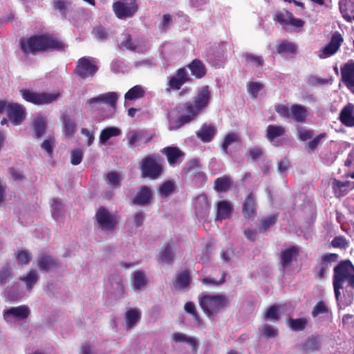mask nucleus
<instances>
[{"instance_id": "b1692460", "label": "nucleus", "mask_w": 354, "mask_h": 354, "mask_svg": "<svg viewBox=\"0 0 354 354\" xmlns=\"http://www.w3.org/2000/svg\"><path fill=\"white\" fill-rule=\"evenodd\" d=\"M342 81L348 88L354 87V61H349L340 68Z\"/></svg>"}, {"instance_id": "052dcab7", "label": "nucleus", "mask_w": 354, "mask_h": 354, "mask_svg": "<svg viewBox=\"0 0 354 354\" xmlns=\"http://www.w3.org/2000/svg\"><path fill=\"white\" fill-rule=\"evenodd\" d=\"M328 308L323 301H318L313 307L312 310V316L313 317H317L320 314L327 313Z\"/></svg>"}, {"instance_id": "49530a36", "label": "nucleus", "mask_w": 354, "mask_h": 354, "mask_svg": "<svg viewBox=\"0 0 354 354\" xmlns=\"http://www.w3.org/2000/svg\"><path fill=\"white\" fill-rule=\"evenodd\" d=\"M184 310L185 313L193 317L198 325L201 324V317L196 309V305L193 301H187L184 305Z\"/></svg>"}, {"instance_id": "338daca9", "label": "nucleus", "mask_w": 354, "mask_h": 354, "mask_svg": "<svg viewBox=\"0 0 354 354\" xmlns=\"http://www.w3.org/2000/svg\"><path fill=\"white\" fill-rule=\"evenodd\" d=\"M12 271L8 263L3 266L0 270V285L5 284L8 279L12 275Z\"/></svg>"}, {"instance_id": "f3484780", "label": "nucleus", "mask_w": 354, "mask_h": 354, "mask_svg": "<svg viewBox=\"0 0 354 354\" xmlns=\"http://www.w3.org/2000/svg\"><path fill=\"white\" fill-rule=\"evenodd\" d=\"M331 188L334 196L337 198H340L347 195L354 189V182L349 180L342 182L337 178H332Z\"/></svg>"}, {"instance_id": "2eb2a0df", "label": "nucleus", "mask_w": 354, "mask_h": 354, "mask_svg": "<svg viewBox=\"0 0 354 354\" xmlns=\"http://www.w3.org/2000/svg\"><path fill=\"white\" fill-rule=\"evenodd\" d=\"M273 20L282 26H290L295 28H301L304 25V21L298 18H295L292 12L287 10L277 11L273 15Z\"/></svg>"}, {"instance_id": "7ed1b4c3", "label": "nucleus", "mask_w": 354, "mask_h": 354, "mask_svg": "<svg viewBox=\"0 0 354 354\" xmlns=\"http://www.w3.org/2000/svg\"><path fill=\"white\" fill-rule=\"evenodd\" d=\"M333 267L332 277L335 299L339 301L345 290L347 293L354 291V265L350 259L337 261Z\"/></svg>"}, {"instance_id": "37998d69", "label": "nucleus", "mask_w": 354, "mask_h": 354, "mask_svg": "<svg viewBox=\"0 0 354 354\" xmlns=\"http://www.w3.org/2000/svg\"><path fill=\"white\" fill-rule=\"evenodd\" d=\"M308 324V320L306 317L290 318L288 320V326L293 331H302Z\"/></svg>"}, {"instance_id": "423d86ee", "label": "nucleus", "mask_w": 354, "mask_h": 354, "mask_svg": "<svg viewBox=\"0 0 354 354\" xmlns=\"http://www.w3.org/2000/svg\"><path fill=\"white\" fill-rule=\"evenodd\" d=\"M339 255L337 253L326 252L320 254L316 259V263L313 268V273L317 281L324 280L333 263L337 262Z\"/></svg>"}, {"instance_id": "a211bd4d", "label": "nucleus", "mask_w": 354, "mask_h": 354, "mask_svg": "<svg viewBox=\"0 0 354 354\" xmlns=\"http://www.w3.org/2000/svg\"><path fill=\"white\" fill-rule=\"evenodd\" d=\"M196 215L198 218L205 217L210 209L211 204L206 194H203L196 196L193 203Z\"/></svg>"}, {"instance_id": "5701e85b", "label": "nucleus", "mask_w": 354, "mask_h": 354, "mask_svg": "<svg viewBox=\"0 0 354 354\" xmlns=\"http://www.w3.org/2000/svg\"><path fill=\"white\" fill-rule=\"evenodd\" d=\"M339 120L342 124L347 127H354V104L348 103L339 114Z\"/></svg>"}, {"instance_id": "6e6552de", "label": "nucleus", "mask_w": 354, "mask_h": 354, "mask_svg": "<svg viewBox=\"0 0 354 354\" xmlns=\"http://www.w3.org/2000/svg\"><path fill=\"white\" fill-rule=\"evenodd\" d=\"M95 218L98 227L105 232H113L118 223V216L111 214L103 206L97 209Z\"/></svg>"}, {"instance_id": "2f4dec72", "label": "nucleus", "mask_w": 354, "mask_h": 354, "mask_svg": "<svg viewBox=\"0 0 354 354\" xmlns=\"http://www.w3.org/2000/svg\"><path fill=\"white\" fill-rule=\"evenodd\" d=\"M172 339L177 342H185L189 344L193 352L196 351V348L198 347V340L194 337H190L187 335L185 333H180V332H176L174 333L171 337Z\"/></svg>"}, {"instance_id": "f03ea898", "label": "nucleus", "mask_w": 354, "mask_h": 354, "mask_svg": "<svg viewBox=\"0 0 354 354\" xmlns=\"http://www.w3.org/2000/svg\"><path fill=\"white\" fill-rule=\"evenodd\" d=\"M21 51L26 54L35 55L38 53L63 51L67 47L65 42L51 33L33 35L27 39L21 38L19 40Z\"/></svg>"}, {"instance_id": "9d476101", "label": "nucleus", "mask_w": 354, "mask_h": 354, "mask_svg": "<svg viewBox=\"0 0 354 354\" xmlns=\"http://www.w3.org/2000/svg\"><path fill=\"white\" fill-rule=\"evenodd\" d=\"M20 92L24 100L37 105L52 103L60 96L59 92L52 93L45 92L37 93L28 89H22Z\"/></svg>"}, {"instance_id": "e2e57ef3", "label": "nucleus", "mask_w": 354, "mask_h": 354, "mask_svg": "<svg viewBox=\"0 0 354 354\" xmlns=\"http://www.w3.org/2000/svg\"><path fill=\"white\" fill-rule=\"evenodd\" d=\"M265 317L270 320H278L279 319V306L273 305L270 306L265 314Z\"/></svg>"}, {"instance_id": "7c9ffc66", "label": "nucleus", "mask_w": 354, "mask_h": 354, "mask_svg": "<svg viewBox=\"0 0 354 354\" xmlns=\"http://www.w3.org/2000/svg\"><path fill=\"white\" fill-rule=\"evenodd\" d=\"M162 153L166 156L169 164L172 166L175 165L179 158L184 155L183 151L176 147H165L162 150Z\"/></svg>"}, {"instance_id": "4468645a", "label": "nucleus", "mask_w": 354, "mask_h": 354, "mask_svg": "<svg viewBox=\"0 0 354 354\" xmlns=\"http://www.w3.org/2000/svg\"><path fill=\"white\" fill-rule=\"evenodd\" d=\"M344 41L342 35L338 31L333 32L330 41L320 50L319 57L324 59L335 55Z\"/></svg>"}, {"instance_id": "ea45409f", "label": "nucleus", "mask_w": 354, "mask_h": 354, "mask_svg": "<svg viewBox=\"0 0 354 354\" xmlns=\"http://www.w3.org/2000/svg\"><path fill=\"white\" fill-rule=\"evenodd\" d=\"M122 133L121 130L115 127L104 129L100 135L99 141L101 144H105L111 138L118 136Z\"/></svg>"}, {"instance_id": "6e6d98bb", "label": "nucleus", "mask_w": 354, "mask_h": 354, "mask_svg": "<svg viewBox=\"0 0 354 354\" xmlns=\"http://www.w3.org/2000/svg\"><path fill=\"white\" fill-rule=\"evenodd\" d=\"M348 245V241L344 236H337L330 242V246L334 248L346 249Z\"/></svg>"}, {"instance_id": "774afa93", "label": "nucleus", "mask_w": 354, "mask_h": 354, "mask_svg": "<svg viewBox=\"0 0 354 354\" xmlns=\"http://www.w3.org/2000/svg\"><path fill=\"white\" fill-rule=\"evenodd\" d=\"M84 153L80 149H75L71 151V162L73 165H79L83 158Z\"/></svg>"}, {"instance_id": "13d9d810", "label": "nucleus", "mask_w": 354, "mask_h": 354, "mask_svg": "<svg viewBox=\"0 0 354 354\" xmlns=\"http://www.w3.org/2000/svg\"><path fill=\"white\" fill-rule=\"evenodd\" d=\"M120 177L118 172L111 171L106 174V183L112 187H118L120 186Z\"/></svg>"}, {"instance_id": "c03bdc74", "label": "nucleus", "mask_w": 354, "mask_h": 354, "mask_svg": "<svg viewBox=\"0 0 354 354\" xmlns=\"http://www.w3.org/2000/svg\"><path fill=\"white\" fill-rule=\"evenodd\" d=\"M39 279V275L35 270H30L26 277L19 278V280L24 282L27 290H30Z\"/></svg>"}, {"instance_id": "a878e982", "label": "nucleus", "mask_w": 354, "mask_h": 354, "mask_svg": "<svg viewBox=\"0 0 354 354\" xmlns=\"http://www.w3.org/2000/svg\"><path fill=\"white\" fill-rule=\"evenodd\" d=\"M217 132L216 128L212 124L204 123L200 129L196 131V137L203 142H209L214 138Z\"/></svg>"}, {"instance_id": "c85d7f7f", "label": "nucleus", "mask_w": 354, "mask_h": 354, "mask_svg": "<svg viewBox=\"0 0 354 354\" xmlns=\"http://www.w3.org/2000/svg\"><path fill=\"white\" fill-rule=\"evenodd\" d=\"M176 257V254L173 249V245L167 243L160 250L158 257V262L165 263L167 264H172L174 258Z\"/></svg>"}, {"instance_id": "f8f14e48", "label": "nucleus", "mask_w": 354, "mask_h": 354, "mask_svg": "<svg viewBox=\"0 0 354 354\" xmlns=\"http://www.w3.org/2000/svg\"><path fill=\"white\" fill-rule=\"evenodd\" d=\"M98 68L91 57H83L77 60L74 73L81 79H86L93 77Z\"/></svg>"}, {"instance_id": "ddd939ff", "label": "nucleus", "mask_w": 354, "mask_h": 354, "mask_svg": "<svg viewBox=\"0 0 354 354\" xmlns=\"http://www.w3.org/2000/svg\"><path fill=\"white\" fill-rule=\"evenodd\" d=\"M192 79L189 76L186 68L183 67L178 68L174 75L171 76L167 82V90L178 91L180 90L183 84L187 82H191Z\"/></svg>"}, {"instance_id": "de8ad7c7", "label": "nucleus", "mask_w": 354, "mask_h": 354, "mask_svg": "<svg viewBox=\"0 0 354 354\" xmlns=\"http://www.w3.org/2000/svg\"><path fill=\"white\" fill-rule=\"evenodd\" d=\"M64 127L63 131L66 137L71 138L75 133V122L68 116H63Z\"/></svg>"}, {"instance_id": "f257e3e1", "label": "nucleus", "mask_w": 354, "mask_h": 354, "mask_svg": "<svg viewBox=\"0 0 354 354\" xmlns=\"http://www.w3.org/2000/svg\"><path fill=\"white\" fill-rule=\"evenodd\" d=\"M211 97L209 86L205 85L198 91L196 95L192 98V100L178 104L175 109L178 117L174 122L173 129H180L196 120L208 106Z\"/></svg>"}, {"instance_id": "aec40b11", "label": "nucleus", "mask_w": 354, "mask_h": 354, "mask_svg": "<svg viewBox=\"0 0 354 354\" xmlns=\"http://www.w3.org/2000/svg\"><path fill=\"white\" fill-rule=\"evenodd\" d=\"M242 212L245 218L250 221L254 220L257 216V210L253 193H250L245 196L243 203Z\"/></svg>"}, {"instance_id": "8fccbe9b", "label": "nucleus", "mask_w": 354, "mask_h": 354, "mask_svg": "<svg viewBox=\"0 0 354 354\" xmlns=\"http://www.w3.org/2000/svg\"><path fill=\"white\" fill-rule=\"evenodd\" d=\"M239 140V136L237 133H230L227 134L221 145V149L225 153H228L229 146L234 142H237Z\"/></svg>"}, {"instance_id": "58836bf2", "label": "nucleus", "mask_w": 354, "mask_h": 354, "mask_svg": "<svg viewBox=\"0 0 354 354\" xmlns=\"http://www.w3.org/2000/svg\"><path fill=\"white\" fill-rule=\"evenodd\" d=\"M46 126L47 122L45 118L42 117L35 118L32 122L34 137L35 138H41L46 131Z\"/></svg>"}, {"instance_id": "5fc2aeb1", "label": "nucleus", "mask_w": 354, "mask_h": 354, "mask_svg": "<svg viewBox=\"0 0 354 354\" xmlns=\"http://www.w3.org/2000/svg\"><path fill=\"white\" fill-rule=\"evenodd\" d=\"M93 33L99 41H105L109 37L110 31L101 25L96 26L93 28Z\"/></svg>"}, {"instance_id": "680f3d73", "label": "nucleus", "mask_w": 354, "mask_h": 354, "mask_svg": "<svg viewBox=\"0 0 354 354\" xmlns=\"http://www.w3.org/2000/svg\"><path fill=\"white\" fill-rule=\"evenodd\" d=\"M263 154V150L259 147L250 148L247 152V157L252 161L259 159Z\"/></svg>"}, {"instance_id": "4c0bfd02", "label": "nucleus", "mask_w": 354, "mask_h": 354, "mask_svg": "<svg viewBox=\"0 0 354 354\" xmlns=\"http://www.w3.org/2000/svg\"><path fill=\"white\" fill-rule=\"evenodd\" d=\"M123 39L118 44L120 50H127L130 51H136L138 49V44L133 39L132 36L129 33H123Z\"/></svg>"}, {"instance_id": "473e14b6", "label": "nucleus", "mask_w": 354, "mask_h": 354, "mask_svg": "<svg viewBox=\"0 0 354 354\" xmlns=\"http://www.w3.org/2000/svg\"><path fill=\"white\" fill-rule=\"evenodd\" d=\"M187 67L190 70L192 75L196 79H201L206 74V68L199 59H194Z\"/></svg>"}, {"instance_id": "4be33fe9", "label": "nucleus", "mask_w": 354, "mask_h": 354, "mask_svg": "<svg viewBox=\"0 0 354 354\" xmlns=\"http://www.w3.org/2000/svg\"><path fill=\"white\" fill-rule=\"evenodd\" d=\"M152 199V191L150 187L142 185L140 187L136 195L132 199L135 205L145 206L149 205Z\"/></svg>"}, {"instance_id": "412c9836", "label": "nucleus", "mask_w": 354, "mask_h": 354, "mask_svg": "<svg viewBox=\"0 0 354 354\" xmlns=\"http://www.w3.org/2000/svg\"><path fill=\"white\" fill-rule=\"evenodd\" d=\"M37 263L39 270L45 272L57 268L60 266V261L58 259L48 254L39 255L37 257Z\"/></svg>"}, {"instance_id": "bb28decb", "label": "nucleus", "mask_w": 354, "mask_h": 354, "mask_svg": "<svg viewBox=\"0 0 354 354\" xmlns=\"http://www.w3.org/2000/svg\"><path fill=\"white\" fill-rule=\"evenodd\" d=\"M192 281V277L188 270H185L177 273L174 281V286L177 290H183L187 288Z\"/></svg>"}, {"instance_id": "9b49d317", "label": "nucleus", "mask_w": 354, "mask_h": 354, "mask_svg": "<svg viewBox=\"0 0 354 354\" xmlns=\"http://www.w3.org/2000/svg\"><path fill=\"white\" fill-rule=\"evenodd\" d=\"M138 10L136 0H119L113 3V10L120 19L132 17Z\"/></svg>"}, {"instance_id": "0eeeda50", "label": "nucleus", "mask_w": 354, "mask_h": 354, "mask_svg": "<svg viewBox=\"0 0 354 354\" xmlns=\"http://www.w3.org/2000/svg\"><path fill=\"white\" fill-rule=\"evenodd\" d=\"M274 110L281 117L292 118L299 123L305 122L308 115L306 107L297 104H292L290 108L287 105L278 104L275 105Z\"/></svg>"}, {"instance_id": "09e8293b", "label": "nucleus", "mask_w": 354, "mask_h": 354, "mask_svg": "<svg viewBox=\"0 0 354 354\" xmlns=\"http://www.w3.org/2000/svg\"><path fill=\"white\" fill-rule=\"evenodd\" d=\"M17 261L19 265H28L32 260V254L26 250H19L15 254Z\"/></svg>"}, {"instance_id": "c756f323", "label": "nucleus", "mask_w": 354, "mask_h": 354, "mask_svg": "<svg viewBox=\"0 0 354 354\" xmlns=\"http://www.w3.org/2000/svg\"><path fill=\"white\" fill-rule=\"evenodd\" d=\"M232 180L228 176H223L217 178L214 181V189L217 193H224L227 192L232 186Z\"/></svg>"}, {"instance_id": "72a5a7b5", "label": "nucleus", "mask_w": 354, "mask_h": 354, "mask_svg": "<svg viewBox=\"0 0 354 354\" xmlns=\"http://www.w3.org/2000/svg\"><path fill=\"white\" fill-rule=\"evenodd\" d=\"M286 133V129L281 125L270 124L267 127L266 137L268 141L272 142L277 138L281 137Z\"/></svg>"}, {"instance_id": "0e129e2a", "label": "nucleus", "mask_w": 354, "mask_h": 354, "mask_svg": "<svg viewBox=\"0 0 354 354\" xmlns=\"http://www.w3.org/2000/svg\"><path fill=\"white\" fill-rule=\"evenodd\" d=\"M71 7V3L68 1L58 0L54 2V8L59 11L63 16H66V11Z\"/></svg>"}, {"instance_id": "603ef678", "label": "nucleus", "mask_w": 354, "mask_h": 354, "mask_svg": "<svg viewBox=\"0 0 354 354\" xmlns=\"http://www.w3.org/2000/svg\"><path fill=\"white\" fill-rule=\"evenodd\" d=\"M221 277L220 279H218V280H216V279H214L212 277H206L201 279V282L203 283V284L206 285V286H216L221 285V284L224 283L226 281L225 280L226 274L225 272L221 271Z\"/></svg>"}, {"instance_id": "3c124183", "label": "nucleus", "mask_w": 354, "mask_h": 354, "mask_svg": "<svg viewBox=\"0 0 354 354\" xmlns=\"http://www.w3.org/2000/svg\"><path fill=\"white\" fill-rule=\"evenodd\" d=\"M242 57L246 64L253 63L257 66H261L264 64V59L261 56L255 55L249 53H244Z\"/></svg>"}, {"instance_id": "4d7b16f0", "label": "nucleus", "mask_w": 354, "mask_h": 354, "mask_svg": "<svg viewBox=\"0 0 354 354\" xmlns=\"http://www.w3.org/2000/svg\"><path fill=\"white\" fill-rule=\"evenodd\" d=\"M263 88V85L259 82H251L247 84L248 92L252 98H256Z\"/></svg>"}, {"instance_id": "e433bc0d", "label": "nucleus", "mask_w": 354, "mask_h": 354, "mask_svg": "<svg viewBox=\"0 0 354 354\" xmlns=\"http://www.w3.org/2000/svg\"><path fill=\"white\" fill-rule=\"evenodd\" d=\"M141 313L139 310L136 308H130L125 313V321L127 328H132L136 323L140 319Z\"/></svg>"}, {"instance_id": "cd10ccee", "label": "nucleus", "mask_w": 354, "mask_h": 354, "mask_svg": "<svg viewBox=\"0 0 354 354\" xmlns=\"http://www.w3.org/2000/svg\"><path fill=\"white\" fill-rule=\"evenodd\" d=\"M29 314L30 310L28 307L23 305L6 310L3 315L6 318L12 316L18 319H25L28 317Z\"/></svg>"}, {"instance_id": "393cba45", "label": "nucleus", "mask_w": 354, "mask_h": 354, "mask_svg": "<svg viewBox=\"0 0 354 354\" xmlns=\"http://www.w3.org/2000/svg\"><path fill=\"white\" fill-rule=\"evenodd\" d=\"M234 207L228 201H218L216 204V219L223 221L230 218Z\"/></svg>"}, {"instance_id": "a18cd8bd", "label": "nucleus", "mask_w": 354, "mask_h": 354, "mask_svg": "<svg viewBox=\"0 0 354 354\" xmlns=\"http://www.w3.org/2000/svg\"><path fill=\"white\" fill-rule=\"evenodd\" d=\"M145 91L142 86L136 85L131 88L124 95L126 100H133L144 97Z\"/></svg>"}, {"instance_id": "a19ab883", "label": "nucleus", "mask_w": 354, "mask_h": 354, "mask_svg": "<svg viewBox=\"0 0 354 354\" xmlns=\"http://www.w3.org/2000/svg\"><path fill=\"white\" fill-rule=\"evenodd\" d=\"M297 46L287 40H282L276 46V54L290 53L295 54Z\"/></svg>"}, {"instance_id": "39448f33", "label": "nucleus", "mask_w": 354, "mask_h": 354, "mask_svg": "<svg viewBox=\"0 0 354 354\" xmlns=\"http://www.w3.org/2000/svg\"><path fill=\"white\" fill-rule=\"evenodd\" d=\"M139 165L142 177L149 178L151 180L158 178L163 171L161 158L156 153L149 154L143 158Z\"/></svg>"}, {"instance_id": "1a4fd4ad", "label": "nucleus", "mask_w": 354, "mask_h": 354, "mask_svg": "<svg viewBox=\"0 0 354 354\" xmlns=\"http://www.w3.org/2000/svg\"><path fill=\"white\" fill-rule=\"evenodd\" d=\"M6 111L8 118L14 125L20 124L26 118L24 106L18 103H10L0 100V114Z\"/></svg>"}, {"instance_id": "864d4df0", "label": "nucleus", "mask_w": 354, "mask_h": 354, "mask_svg": "<svg viewBox=\"0 0 354 354\" xmlns=\"http://www.w3.org/2000/svg\"><path fill=\"white\" fill-rule=\"evenodd\" d=\"M41 148L46 151L48 156L51 157L53 153V149L55 147V138L53 136H50L44 140L41 145Z\"/></svg>"}, {"instance_id": "20e7f679", "label": "nucleus", "mask_w": 354, "mask_h": 354, "mask_svg": "<svg viewBox=\"0 0 354 354\" xmlns=\"http://www.w3.org/2000/svg\"><path fill=\"white\" fill-rule=\"evenodd\" d=\"M198 304L205 315L210 318L225 308L228 300L223 295L202 293L198 296Z\"/></svg>"}, {"instance_id": "f704fd0d", "label": "nucleus", "mask_w": 354, "mask_h": 354, "mask_svg": "<svg viewBox=\"0 0 354 354\" xmlns=\"http://www.w3.org/2000/svg\"><path fill=\"white\" fill-rule=\"evenodd\" d=\"M319 348V335L313 334L303 343L301 349L305 353H313Z\"/></svg>"}, {"instance_id": "bf43d9fd", "label": "nucleus", "mask_w": 354, "mask_h": 354, "mask_svg": "<svg viewBox=\"0 0 354 354\" xmlns=\"http://www.w3.org/2000/svg\"><path fill=\"white\" fill-rule=\"evenodd\" d=\"M174 184L170 180H167L160 186L159 192L162 197H167L174 192Z\"/></svg>"}, {"instance_id": "c9c22d12", "label": "nucleus", "mask_w": 354, "mask_h": 354, "mask_svg": "<svg viewBox=\"0 0 354 354\" xmlns=\"http://www.w3.org/2000/svg\"><path fill=\"white\" fill-rule=\"evenodd\" d=\"M278 214H272L263 217L258 224V230L260 233H264L271 227L274 226L278 221Z\"/></svg>"}, {"instance_id": "6ab92c4d", "label": "nucleus", "mask_w": 354, "mask_h": 354, "mask_svg": "<svg viewBox=\"0 0 354 354\" xmlns=\"http://www.w3.org/2000/svg\"><path fill=\"white\" fill-rule=\"evenodd\" d=\"M299 250L296 245H290L280 252L281 263L283 268L290 266L293 260L299 256Z\"/></svg>"}, {"instance_id": "dca6fc26", "label": "nucleus", "mask_w": 354, "mask_h": 354, "mask_svg": "<svg viewBox=\"0 0 354 354\" xmlns=\"http://www.w3.org/2000/svg\"><path fill=\"white\" fill-rule=\"evenodd\" d=\"M118 99V95L116 92H108L100 94L97 97L90 98L87 100L88 104H105L109 106L113 111L115 110Z\"/></svg>"}, {"instance_id": "69168bd1", "label": "nucleus", "mask_w": 354, "mask_h": 354, "mask_svg": "<svg viewBox=\"0 0 354 354\" xmlns=\"http://www.w3.org/2000/svg\"><path fill=\"white\" fill-rule=\"evenodd\" d=\"M326 137V133H322L315 137L311 141H310L306 146V149L308 151H312L317 148L319 145L321 140Z\"/></svg>"}, {"instance_id": "79ce46f5", "label": "nucleus", "mask_w": 354, "mask_h": 354, "mask_svg": "<svg viewBox=\"0 0 354 354\" xmlns=\"http://www.w3.org/2000/svg\"><path fill=\"white\" fill-rule=\"evenodd\" d=\"M147 283L145 273L142 270H138L133 273L132 285L136 290L142 289Z\"/></svg>"}]
</instances>
